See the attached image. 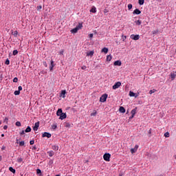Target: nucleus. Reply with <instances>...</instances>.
Segmentation results:
<instances>
[{"label":"nucleus","mask_w":176,"mask_h":176,"mask_svg":"<svg viewBox=\"0 0 176 176\" xmlns=\"http://www.w3.org/2000/svg\"><path fill=\"white\" fill-rule=\"evenodd\" d=\"M107 98H108V94H103L100 98V102H105V101H107Z\"/></svg>","instance_id":"1"},{"label":"nucleus","mask_w":176,"mask_h":176,"mask_svg":"<svg viewBox=\"0 0 176 176\" xmlns=\"http://www.w3.org/2000/svg\"><path fill=\"white\" fill-rule=\"evenodd\" d=\"M103 159H104V160H105V162H109V160H111V154L105 153L103 155Z\"/></svg>","instance_id":"2"},{"label":"nucleus","mask_w":176,"mask_h":176,"mask_svg":"<svg viewBox=\"0 0 176 176\" xmlns=\"http://www.w3.org/2000/svg\"><path fill=\"white\" fill-rule=\"evenodd\" d=\"M120 86H122V82H117L114 84V85H113V89L116 90V89H119V87H120Z\"/></svg>","instance_id":"3"},{"label":"nucleus","mask_w":176,"mask_h":176,"mask_svg":"<svg viewBox=\"0 0 176 176\" xmlns=\"http://www.w3.org/2000/svg\"><path fill=\"white\" fill-rule=\"evenodd\" d=\"M131 39H133V41H138V39H140V36L138 34H132L131 35Z\"/></svg>","instance_id":"4"},{"label":"nucleus","mask_w":176,"mask_h":176,"mask_svg":"<svg viewBox=\"0 0 176 176\" xmlns=\"http://www.w3.org/2000/svg\"><path fill=\"white\" fill-rule=\"evenodd\" d=\"M43 138H45V137H47V138H50L52 137V134L47 132H44L42 135Z\"/></svg>","instance_id":"5"},{"label":"nucleus","mask_w":176,"mask_h":176,"mask_svg":"<svg viewBox=\"0 0 176 176\" xmlns=\"http://www.w3.org/2000/svg\"><path fill=\"white\" fill-rule=\"evenodd\" d=\"M39 127V122H37L34 124V126H33V130L34 131H38V128Z\"/></svg>","instance_id":"6"},{"label":"nucleus","mask_w":176,"mask_h":176,"mask_svg":"<svg viewBox=\"0 0 176 176\" xmlns=\"http://www.w3.org/2000/svg\"><path fill=\"white\" fill-rule=\"evenodd\" d=\"M137 111V108L133 109L131 110V117L130 118V119H133V118H134V116L135 115V112Z\"/></svg>","instance_id":"7"},{"label":"nucleus","mask_w":176,"mask_h":176,"mask_svg":"<svg viewBox=\"0 0 176 176\" xmlns=\"http://www.w3.org/2000/svg\"><path fill=\"white\" fill-rule=\"evenodd\" d=\"M138 150V145L136 144L133 148L131 149V153H135V152H137Z\"/></svg>","instance_id":"8"},{"label":"nucleus","mask_w":176,"mask_h":176,"mask_svg":"<svg viewBox=\"0 0 176 176\" xmlns=\"http://www.w3.org/2000/svg\"><path fill=\"white\" fill-rule=\"evenodd\" d=\"M59 119H60V120H63L64 119L67 118V114L65 113H62L61 116H59Z\"/></svg>","instance_id":"9"},{"label":"nucleus","mask_w":176,"mask_h":176,"mask_svg":"<svg viewBox=\"0 0 176 176\" xmlns=\"http://www.w3.org/2000/svg\"><path fill=\"white\" fill-rule=\"evenodd\" d=\"M65 94H67V91L65 90H62L60 97H63V98H65Z\"/></svg>","instance_id":"10"},{"label":"nucleus","mask_w":176,"mask_h":176,"mask_svg":"<svg viewBox=\"0 0 176 176\" xmlns=\"http://www.w3.org/2000/svg\"><path fill=\"white\" fill-rule=\"evenodd\" d=\"M113 65H118V67H120V65H122V61L116 60L114 62Z\"/></svg>","instance_id":"11"},{"label":"nucleus","mask_w":176,"mask_h":176,"mask_svg":"<svg viewBox=\"0 0 176 176\" xmlns=\"http://www.w3.org/2000/svg\"><path fill=\"white\" fill-rule=\"evenodd\" d=\"M62 114H63V109H58L56 112L57 116H60Z\"/></svg>","instance_id":"12"},{"label":"nucleus","mask_w":176,"mask_h":176,"mask_svg":"<svg viewBox=\"0 0 176 176\" xmlns=\"http://www.w3.org/2000/svg\"><path fill=\"white\" fill-rule=\"evenodd\" d=\"M47 155L52 157V156H54V151H48L47 153Z\"/></svg>","instance_id":"13"},{"label":"nucleus","mask_w":176,"mask_h":176,"mask_svg":"<svg viewBox=\"0 0 176 176\" xmlns=\"http://www.w3.org/2000/svg\"><path fill=\"white\" fill-rule=\"evenodd\" d=\"M90 12L91 13H97V8L94 6L92 7V8L90 10Z\"/></svg>","instance_id":"14"},{"label":"nucleus","mask_w":176,"mask_h":176,"mask_svg":"<svg viewBox=\"0 0 176 176\" xmlns=\"http://www.w3.org/2000/svg\"><path fill=\"white\" fill-rule=\"evenodd\" d=\"M133 14H141V11L138 9H135L133 12Z\"/></svg>","instance_id":"15"},{"label":"nucleus","mask_w":176,"mask_h":176,"mask_svg":"<svg viewBox=\"0 0 176 176\" xmlns=\"http://www.w3.org/2000/svg\"><path fill=\"white\" fill-rule=\"evenodd\" d=\"M78 31H79V30H78V28H75L71 30H70V32H71L72 34H76V32H78Z\"/></svg>","instance_id":"16"},{"label":"nucleus","mask_w":176,"mask_h":176,"mask_svg":"<svg viewBox=\"0 0 176 176\" xmlns=\"http://www.w3.org/2000/svg\"><path fill=\"white\" fill-rule=\"evenodd\" d=\"M94 55V51H91L89 52H87V56L89 57V56H93Z\"/></svg>","instance_id":"17"},{"label":"nucleus","mask_w":176,"mask_h":176,"mask_svg":"<svg viewBox=\"0 0 176 176\" xmlns=\"http://www.w3.org/2000/svg\"><path fill=\"white\" fill-rule=\"evenodd\" d=\"M119 111L121 113H124V112H126V109L123 107H120Z\"/></svg>","instance_id":"18"},{"label":"nucleus","mask_w":176,"mask_h":176,"mask_svg":"<svg viewBox=\"0 0 176 176\" xmlns=\"http://www.w3.org/2000/svg\"><path fill=\"white\" fill-rule=\"evenodd\" d=\"M82 28L83 25L82 23H78V25L76 27V28H77L78 30H82Z\"/></svg>","instance_id":"19"},{"label":"nucleus","mask_w":176,"mask_h":176,"mask_svg":"<svg viewBox=\"0 0 176 176\" xmlns=\"http://www.w3.org/2000/svg\"><path fill=\"white\" fill-rule=\"evenodd\" d=\"M102 53H105V54H107V53H108V48L104 47L102 49Z\"/></svg>","instance_id":"20"},{"label":"nucleus","mask_w":176,"mask_h":176,"mask_svg":"<svg viewBox=\"0 0 176 176\" xmlns=\"http://www.w3.org/2000/svg\"><path fill=\"white\" fill-rule=\"evenodd\" d=\"M26 133H31V126H28L26 129L25 130Z\"/></svg>","instance_id":"21"},{"label":"nucleus","mask_w":176,"mask_h":176,"mask_svg":"<svg viewBox=\"0 0 176 176\" xmlns=\"http://www.w3.org/2000/svg\"><path fill=\"white\" fill-rule=\"evenodd\" d=\"M54 62L53 60H51V65H50V71H53V67H54Z\"/></svg>","instance_id":"22"},{"label":"nucleus","mask_w":176,"mask_h":176,"mask_svg":"<svg viewBox=\"0 0 176 176\" xmlns=\"http://www.w3.org/2000/svg\"><path fill=\"white\" fill-rule=\"evenodd\" d=\"M129 96L130 97H135V94L131 91H129Z\"/></svg>","instance_id":"23"},{"label":"nucleus","mask_w":176,"mask_h":176,"mask_svg":"<svg viewBox=\"0 0 176 176\" xmlns=\"http://www.w3.org/2000/svg\"><path fill=\"white\" fill-rule=\"evenodd\" d=\"M157 91L156 89H153L149 91V94H153V93H156Z\"/></svg>","instance_id":"24"},{"label":"nucleus","mask_w":176,"mask_h":176,"mask_svg":"<svg viewBox=\"0 0 176 176\" xmlns=\"http://www.w3.org/2000/svg\"><path fill=\"white\" fill-rule=\"evenodd\" d=\"M9 170H10V171H11V173H13V174H14V173H16V170L14 168H13L12 167H10Z\"/></svg>","instance_id":"25"},{"label":"nucleus","mask_w":176,"mask_h":176,"mask_svg":"<svg viewBox=\"0 0 176 176\" xmlns=\"http://www.w3.org/2000/svg\"><path fill=\"white\" fill-rule=\"evenodd\" d=\"M112 60V56L111 55H108L107 56V61H111Z\"/></svg>","instance_id":"26"},{"label":"nucleus","mask_w":176,"mask_h":176,"mask_svg":"<svg viewBox=\"0 0 176 176\" xmlns=\"http://www.w3.org/2000/svg\"><path fill=\"white\" fill-rule=\"evenodd\" d=\"M97 115V111L94 110L93 112L91 113V116H96Z\"/></svg>","instance_id":"27"},{"label":"nucleus","mask_w":176,"mask_h":176,"mask_svg":"<svg viewBox=\"0 0 176 176\" xmlns=\"http://www.w3.org/2000/svg\"><path fill=\"white\" fill-rule=\"evenodd\" d=\"M142 21H141L140 20H138L135 21V23L137 25H141Z\"/></svg>","instance_id":"28"},{"label":"nucleus","mask_w":176,"mask_h":176,"mask_svg":"<svg viewBox=\"0 0 176 176\" xmlns=\"http://www.w3.org/2000/svg\"><path fill=\"white\" fill-rule=\"evenodd\" d=\"M36 173L39 174L40 176H42V170H41V169H37Z\"/></svg>","instance_id":"29"},{"label":"nucleus","mask_w":176,"mask_h":176,"mask_svg":"<svg viewBox=\"0 0 176 176\" xmlns=\"http://www.w3.org/2000/svg\"><path fill=\"white\" fill-rule=\"evenodd\" d=\"M14 96H20V91H15L14 92Z\"/></svg>","instance_id":"30"},{"label":"nucleus","mask_w":176,"mask_h":176,"mask_svg":"<svg viewBox=\"0 0 176 176\" xmlns=\"http://www.w3.org/2000/svg\"><path fill=\"white\" fill-rule=\"evenodd\" d=\"M15 125L17 126V127H20L21 126V122L17 121L16 123H15Z\"/></svg>","instance_id":"31"},{"label":"nucleus","mask_w":176,"mask_h":176,"mask_svg":"<svg viewBox=\"0 0 176 176\" xmlns=\"http://www.w3.org/2000/svg\"><path fill=\"white\" fill-rule=\"evenodd\" d=\"M52 149L54 151H58V146H53Z\"/></svg>","instance_id":"32"},{"label":"nucleus","mask_w":176,"mask_h":176,"mask_svg":"<svg viewBox=\"0 0 176 176\" xmlns=\"http://www.w3.org/2000/svg\"><path fill=\"white\" fill-rule=\"evenodd\" d=\"M16 162H17L18 163H21V162H23V158H21V157H18Z\"/></svg>","instance_id":"33"},{"label":"nucleus","mask_w":176,"mask_h":176,"mask_svg":"<svg viewBox=\"0 0 176 176\" xmlns=\"http://www.w3.org/2000/svg\"><path fill=\"white\" fill-rule=\"evenodd\" d=\"M164 137H166V138H168V137H170V133H168V132L165 133Z\"/></svg>","instance_id":"34"},{"label":"nucleus","mask_w":176,"mask_h":176,"mask_svg":"<svg viewBox=\"0 0 176 176\" xmlns=\"http://www.w3.org/2000/svg\"><path fill=\"white\" fill-rule=\"evenodd\" d=\"M144 0H138L139 5H144Z\"/></svg>","instance_id":"35"},{"label":"nucleus","mask_w":176,"mask_h":176,"mask_svg":"<svg viewBox=\"0 0 176 176\" xmlns=\"http://www.w3.org/2000/svg\"><path fill=\"white\" fill-rule=\"evenodd\" d=\"M16 54H19V51H17V50L13 51V56H16Z\"/></svg>","instance_id":"36"},{"label":"nucleus","mask_w":176,"mask_h":176,"mask_svg":"<svg viewBox=\"0 0 176 176\" xmlns=\"http://www.w3.org/2000/svg\"><path fill=\"white\" fill-rule=\"evenodd\" d=\"M25 142L24 141L19 142V146H24Z\"/></svg>","instance_id":"37"},{"label":"nucleus","mask_w":176,"mask_h":176,"mask_svg":"<svg viewBox=\"0 0 176 176\" xmlns=\"http://www.w3.org/2000/svg\"><path fill=\"white\" fill-rule=\"evenodd\" d=\"M13 82L14 83H17V82H19V78H17L16 77L14 78Z\"/></svg>","instance_id":"38"},{"label":"nucleus","mask_w":176,"mask_h":176,"mask_svg":"<svg viewBox=\"0 0 176 176\" xmlns=\"http://www.w3.org/2000/svg\"><path fill=\"white\" fill-rule=\"evenodd\" d=\"M5 64H6V65H9L10 64V60H9V59H6Z\"/></svg>","instance_id":"39"},{"label":"nucleus","mask_w":176,"mask_h":176,"mask_svg":"<svg viewBox=\"0 0 176 176\" xmlns=\"http://www.w3.org/2000/svg\"><path fill=\"white\" fill-rule=\"evenodd\" d=\"M128 9H129V10H131V9H133V5L132 4H129L128 5Z\"/></svg>","instance_id":"40"},{"label":"nucleus","mask_w":176,"mask_h":176,"mask_svg":"<svg viewBox=\"0 0 176 176\" xmlns=\"http://www.w3.org/2000/svg\"><path fill=\"white\" fill-rule=\"evenodd\" d=\"M151 134H152V129H150L148 131V137H151Z\"/></svg>","instance_id":"41"},{"label":"nucleus","mask_w":176,"mask_h":176,"mask_svg":"<svg viewBox=\"0 0 176 176\" xmlns=\"http://www.w3.org/2000/svg\"><path fill=\"white\" fill-rule=\"evenodd\" d=\"M20 135H24L25 134V131H22L21 132L19 133Z\"/></svg>","instance_id":"42"},{"label":"nucleus","mask_w":176,"mask_h":176,"mask_svg":"<svg viewBox=\"0 0 176 176\" xmlns=\"http://www.w3.org/2000/svg\"><path fill=\"white\" fill-rule=\"evenodd\" d=\"M21 90H23V87L19 86V87H18V91H21Z\"/></svg>","instance_id":"43"},{"label":"nucleus","mask_w":176,"mask_h":176,"mask_svg":"<svg viewBox=\"0 0 176 176\" xmlns=\"http://www.w3.org/2000/svg\"><path fill=\"white\" fill-rule=\"evenodd\" d=\"M42 9V6H37V10H41Z\"/></svg>","instance_id":"44"},{"label":"nucleus","mask_w":176,"mask_h":176,"mask_svg":"<svg viewBox=\"0 0 176 176\" xmlns=\"http://www.w3.org/2000/svg\"><path fill=\"white\" fill-rule=\"evenodd\" d=\"M52 129L54 130H56V129H57V125H56V124L52 125Z\"/></svg>","instance_id":"45"},{"label":"nucleus","mask_w":176,"mask_h":176,"mask_svg":"<svg viewBox=\"0 0 176 176\" xmlns=\"http://www.w3.org/2000/svg\"><path fill=\"white\" fill-rule=\"evenodd\" d=\"M65 127H71V124L69 123H66Z\"/></svg>","instance_id":"46"},{"label":"nucleus","mask_w":176,"mask_h":176,"mask_svg":"<svg viewBox=\"0 0 176 176\" xmlns=\"http://www.w3.org/2000/svg\"><path fill=\"white\" fill-rule=\"evenodd\" d=\"M108 12H109V11L108 10V9L105 8V9L104 10V14H105V13H108Z\"/></svg>","instance_id":"47"},{"label":"nucleus","mask_w":176,"mask_h":176,"mask_svg":"<svg viewBox=\"0 0 176 176\" xmlns=\"http://www.w3.org/2000/svg\"><path fill=\"white\" fill-rule=\"evenodd\" d=\"M34 140H30V145H34Z\"/></svg>","instance_id":"48"},{"label":"nucleus","mask_w":176,"mask_h":176,"mask_svg":"<svg viewBox=\"0 0 176 176\" xmlns=\"http://www.w3.org/2000/svg\"><path fill=\"white\" fill-rule=\"evenodd\" d=\"M87 67L86 65H83L82 67H81V69H86Z\"/></svg>","instance_id":"49"},{"label":"nucleus","mask_w":176,"mask_h":176,"mask_svg":"<svg viewBox=\"0 0 176 176\" xmlns=\"http://www.w3.org/2000/svg\"><path fill=\"white\" fill-rule=\"evenodd\" d=\"M5 149H6V146H3L1 148V151H5Z\"/></svg>","instance_id":"50"},{"label":"nucleus","mask_w":176,"mask_h":176,"mask_svg":"<svg viewBox=\"0 0 176 176\" xmlns=\"http://www.w3.org/2000/svg\"><path fill=\"white\" fill-rule=\"evenodd\" d=\"M8 120H9V119H8V118H6L4 119V122H6V123H8Z\"/></svg>","instance_id":"51"},{"label":"nucleus","mask_w":176,"mask_h":176,"mask_svg":"<svg viewBox=\"0 0 176 176\" xmlns=\"http://www.w3.org/2000/svg\"><path fill=\"white\" fill-rule=\"evenodd\" d=\"M3 129H4V130H7V129H8V126H7L6 125L4 126H3Z\"/></svg>","instance_id":"52"},{"label":"nucleus","mask_w":176,"mask_h":176,"mask_svg":"<svg viewBox=\"0 0 176 176\" xmlns=\"http://www.w3.org/2000/svg\"><path fill=\"white\" fill-rule=\"evenodd\" d=\"M17 34H18L17 31H15L14 32V36H16Z\"/></svg>","instance_id":"53"},{"label":"nucleus","mask_w":176,"mask_h":176,"mask_svg":"<svg viewBox=\"0 0 176 176\" xmlns=\"http://www.w3.org/2000/svg\"><path fill=\"white\" fill-rule=\"evenodd\" d=\"M89 38H93V34H89Z\"/></svg>","instance_id":"54"},{"label":"nucleus","mask_w":176,"mask_h":176,"mask_svg":"<svg viewBox=\"0 0 176 176\" xmlns=\"http://www.w3.org/2000/svg\"><path fill=\"white\" fill-rule=\"evenodd\" d=\"M1 137H5V134H1Z\"/></svg>","instance_id":"55"},{"label":"nucleus","mask_w":176,"mask_h":176,"mask_svg":"<svg viewBox=\"0 0 176 176\" xmlns=\"http://www.w3.org/2000/svg\"><path fill=\"white\" fill-rule=\"evenodd\" d=\"M135 98H137V97H138V95H135Z\"/></svg>","instance_id":"56"},{"label":"nucleus","mask_w":176,"mask_h":176,"mask_svg":"<svg viewBox=\"0 0 176 176\" xmlns=\"http://www.w3.org/2000/svg\"><path fill=\"white\" fill-rule=\"evenodd\" d=\"M158 2H162V0H157Z\"/></svg>","instance_id":"57"},{"label":"nucleus","mask_w":176,"mask_h":176,"mask_svg":"<svg viewBox=\"0 0 176 176\" xmlns=\"http://www.w3.org/2000/svg\"><path fill=\"white\" fill-rule=\"evenodd\" d=\"M0 124H2V121L1 120H0Z\"/></svg>","instance_id":"58"},{"label":"nucleus","mask_w":176,"mask_h":176,"mask_svg":"<svg viewBox=\"0 0 176 176\" xmlns=\"http://www.w3.org/2000/svg\"><path fill=\"white\" fill-rule=\"evenodd\" d=\"M56 176H61L60 175H56Z\"/></svg>","instance_id":"59"},{"label":"nucleus","mask_w":176,"mask_h":176,"mask_svg":"<svg viewBox=\"0 0 176 176\" xmlns=\"http://www.w3.org/2000/svg\"><path fill=\"white\" fill-rule=\"evenodd\" d=\"M60 54H63V52H60Z\"/></svg>","instance_id":"60"}]
</instances>
